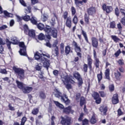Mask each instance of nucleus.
Returning a JSON list of instances; mask_svg holds the SVG:
<instances>
[{
    "label": "nucleus",
    "mask_w": 125,
    "mask_h": 125,
    "mask_svg": "<svg viewBox=\"0 0 125 125\" xmlns=\"http://www.w3.org/2000/svg\"><path fill=\"white\" fill-rule=\"evenodd\" d=\"M38 113H39V109L38 108L34 109L32 112V113L33 115H37V114H38Z\"/></svg>",
    "instance_id": "50"
},
{
    "label": "nucleus",
    "mask_w": 125,
    "mask_h": 125,
    "mask_svg": "<svg viewBox=\"0 0 125 125\" xmlns=\"http://www.w3.org/2000/svg\"><path fill=\"white\" fill-rule=\"evenodd\" d=\"M62 81L63 82V83L65 84L66 88L67 89H71L72 88V85L68 83H75V81L69 78L67 76H62Z\"/></svg>",
    "instance_id": "2"
},
{
    "label": "nucleus",
    "mask_w": 125,
    "mask_h": 125,
    "mask_svg": "<svg viewBox=\"0 0 125 125\" xmlns=\"http://www.w3.org/2000/svg\"><path fill=\"white\" fill-rule=\"evenodd\" d=\"M84 21L87 24L89 23V16L87 15V14H85Z\"/></svg>",
    "instance_id": "43"
},
{
    "label": "nucleus",
    "mask_w": 125,
    "mask_h": 125,
    "mask_svg": "<svg viewBox=\"0 0 125 125\" xmlns=\"http://www.w3.org/2000/svg\"><path fill=\"white\" fill-rule=\"evenodd\" d=\"M100 111L101 112L102 115H106L107 111V108L105 106H102L100 107Z\"/></svg>",
    "instance_id": "15"
},
{
    "label": "nucleus",
    "mask_w": 125,
    "mask_h": 125,
    "mask_svg": "<svg viewBox=\"0 0 125 125\" xmlns=\"http://www.w3.org/2000/svg\"><path fill=\"white\" fill-rule=\"evenodd\" d=\"M74 1L75 4H76L77 7H80V4H81V5H83V1L80 0H74Z\"/></svg>",
    "instance_id": "29"
},
{
    "label": "nucleus",
    "mask_w": 125,
    "mask_h": 125,
    "mask_svg": "<svg viewBox=\"0 0 125 125\" xmlns=\"http://www.w3.org/2000/svg\"><path fill=\"white\" fill-rule=\"evenodd\" d=\"M66 26L70 28L72 27V19H71V18L68 17L66 19Z\"/></svg>",
    "instance_id": "16"
},
{
    "label": "nucleus",
    "mask_w": 125,
    "mask_h": 125,
    "mask_svg": "<svg viewBox=\"0 0 125 125\" xmlns=\"http://www.w3.org/2000/svg\"><path fill=\"white\" fill-rule=\"evenodd\" d=\"M63 17L64 20H66V19H67V18H68V12H65L63 13Z\"/></svg>",
    "instance_id": "58"
},
{
    "label": "nucleus",
    "mask_w": 125,
    "mask_h": 125,
    "mask_svg": "<svg viewBox=\"0 0 125 125\" xmlns=\"http://www.w3.org/2000/svg\"><path fill=\"white\" fill-rule=\"evenodd\" d=\"M78 17L76 15H75L72 19V22L75 24V25H77L78 24Z\"/></svg>",
    "instance_id": "36"
},
{
    "label": "nucleus",
    "mask_w": 125,
    "mask_h": 125,
    "mask_svg": "<svg viewBox=\"0 0 125 125\" xmlns=\"http://www.w3.org/2000/svg\"><path fill=\"white\" fill-rule=\"evenodd\" d=\"M5 44V41H3L1 38H0V53H1L3 51L4 49L2 47V45Z\"/></svg>",
    "instance_id": "17"
},
{
    "label": "nucleus",
    "mask_w": 125,
    "mask_h": 125,
    "mask_svg": "<svg viewBox=\"0 0 125 125\" xmlns=\"http://www.w3.org/2000/svg\"><path fill=\"white\" fill-rule=\"evenodd\" d=\"M88 125V120L87 119H84L83 121V125Z\"/></svg>",
    "instance_id": "62"
},
{
    "label": "nucleus",
    "mask_w": 125,
    "mask_h": 125,
    "mask_svg": "<svg viewBox=\"0 0 125 125\" xmlns=\"http://www.w3.org/2000/svg\"><path fill=\"white\" fill-rule=\"evenodd\" d=\"M0 73L1 74H7V71H6L5 69H0Z\"/></svg>",
    "instance_id": "57"
},
{
    "label": "nucleus",
    "mask_w": 125,
    "mask_h": 125,
    "mask_svg": "<svg viewBox=\"0 0 125 125\" xmlns=\"http://www.w3.org/2000/svg\"><path fill=\"white\" fill-rule=\"evenodd\" d=\"M73 76L75 79H77L78 81V86L79 87H81L82 86V84L83 83V79L82 78H81V75H80V73L79 72H76L73 73Z\"/></svg>",
    "instance_id": "6"
},
{
    "label": "nucleus",
    "mask_w": 125,
    "mask_h": 125,
    "mask_svg": "<svg viewBox=\"0 0 125 125\" xmlns=\"http://www.w3.org/2000/svg\"><path fill=\"white\" fill-rule=\"evenodd\" d=\"M56 19H57V17H56V15H55V14H54L52 16V18L51 20V23H55V22L56 21Z\"/></svg>",
    "instance_id": "34"
},
{
    "label": "nucleus",
    "mask_w": 125,
    "mask_h": 125,
    "mask_svg": "<svg viewBox=\"0 0 125 125\" xmlns=\"http://www.w3.org/2000/svg\"><path fill=\"white\" fill-rule=\"evenodd\" d=\"M6 42L8 49H9V50H11V47L10 46V45H11V43H12V42H10L9 40L6 39Z\"/></svg>",
    "instance_id": "26"
},
{
    "label": "nucleus",
    "mask_w": 125,
    "mask_h": 125,
    "mask_svg": "<svg viewBox=\"0 0 125 125\" xmlns=\"http://www.w3.org/2000/svg\"><path fill=\"white\" fill-rule=\"evenodd\" d=\"M40 97L41 99H45L46 96L44 93L41 92L40 93Z\"/></svg>",
    "instance_id": "40"
},
{
    "label": "nucleus",
    "mask_w": 125,
    "mask_h": 125,
    "mask_svg": "<svg viewBox=\"0 0 125 125\" xmlns=\"http://www.w3.org/2000/svg\"><path fill=\"white\" fill-rule=\"evenodd\" d=\"M82 35L83 36L86 42H87V43H89V42H88V39L87 38V35H86V32H85L83 30H82Z\"/></svg>",
    "instance_id": "28"
},
{
    "label": "nucleus",
    "mask_w": 125,
    "mask_h": 125,
    "mask_svg": "<svg viewBox=\"0 0 125 125\" xmlns=\"http://www.w3.org/2000/svg\"><path fill=\"white\" fill-rule=\"evenodd\" d=\"M54 103H55V105L57 107L60 108V109H64V105L63 104H60V103L58 101H53Z\"/></svg>",
    "instance_id": "21"
},
{
    "label": "nucleus",
    "mask_w": 125,
    "mask_h": 125,
    "mask_svg": "<svg viewBox=\"0 0 125 125\" xmlns=\"http://www.w3.org/2000/svg\"><path fill=\"white\" fill-rule=\"evenodd\" d=\"M32 8L31 6H28L27 8L24 9V13L25 14H29V13H31V10Z\"/></svg>",
    "instance_id": "27"
},
{
    "label": "nucleus",
    "mask_w": 125,
    "mask_h": 125,
    "mask_svg": "<svg viewBox=\"0 0 125 125\" xmlns=\"http://www.w3.org/2000/svg\"><path fill=\"white\" fill-rule=\"evenodd\" d=\"M41 62L43 63V66L45 68H46L47 70H48V67H49V61L46 59L44 57L41 56Z\"/></svg>",
    "instance_id": "8"
},
{
    "label": "nucleus",
    "mask_w": 125,
    "mask_h": 125,
    "mask_svg": "<svg viewBox=\"0 0 125 125\" xmlns=\"http://www.w3.org/2000/svg\"><path fill=\"white\" fill-rule=\"evenodd\" d=\"M16 17H17V19L19 22L20 21H21V20H23V17H20L18 15H16Z\"/></svg>",
    "instance_id": "59"
},
{
    "label": "nucleus",
    "mask_w": 125,
    "mask_h": 125,
    "mask_svg": "<svg viewBox=\"0 0 125 125\" xmlns=\"http://www.w3.org/2000/svg\"><path fill=\"white\" fill-rule=\"evenodd\" d=\"M93 97H94V99H98V98H100L99 97V94H98L97 93L95 92L92 95Z\"/></svg>",
    "instance_id": "47"
},
{
    "label": "nucleus",
    "mask_w": 125,
    "mask_h": 125,
    "mask_svg": "<svg viewBox=\"0 0 125 125\" xmlns=\"http://www.w3.org/2000/svg\"><path fill=\"white\" fill-rule=\"evenodd\" d=\"M55 120V117L54 116H52L51 118V125H54V120Z\"/></svg>",
    "instance_id": "63"
},
{
    "label": "nucleus",
    "mask_w": 125,
    "mask_h": 125,
    "mask_svg": "<svg viewBox=\"0 0 125 125\" xmlns=\"http://www.w3.org/2000/svg\"><path fill=\"white\" fill-rule=\"evenodd\" d=\"M91 41H92V45L93 46V47H95L96 48H97V47H98V40L93 37L92 38Z\"/></svg>",
    "instance_id": "12"
},
{
    "label": "nucleus",
    "mask_w": 125,
    "mask_h": 125,
    "mask_svg": "<svg viewBox=\"0 0 125 125\" xmlns=\"http://www.w3.org/2000/svg\"><path fill=\"white\" fill-rule=\"evenodd\" d=\"M87 64L88 65L89 69H91L92 68V59H91V57L90 56L88 55L87 56Z\"/></svg>",
    "instance_id": "18"
},
{
    "label": "nucleus",
    "mask_w": 125,
    "mask_h": 125,
    "mask_svg": "<svg viewBox=\"0 0 125 125\" xmlns=\"http://www.w3.org/2000/svg\"><path fill=\"white\" fill-rule=\"evenodd\" d=\"M64 43H61L60 44V49L61 51V53H63L64 52Z\"/></svg>",
    "instance_id": "48"
},
{
    "label": "nucleus",
    "mask_w": 125,
    "mask_h": 125,
    "mask_svg": "<svg viewBox=\"0 0 125 125\" xmlns=\"http://www.w3.org/2000/svg\"><path fill=\"white\" fill-rule=\"evenodd\" d=\"M63 113H65V114H69V113H71V114H73V113H74V110H72L71 106H69L63 109Z\"/></svg>",
    "instance_id": "14"
},
{
    "label": "nucleus",
    "mask_w": 125,
    "mask_h": 125,
    "mask_svg": "<svg viewBox=\"0 0 125 125\" xmlns=\"http://www.w3.org/2000/svg\"><path fill=\"white\" fill-rule=\"evenodd\" d=\"M37 27L38 28V29H39V30H43L44 31V28H45L46 27L44 28V25H43V24L42 23H40L37 25Z\"/></svg>",
    "instance_id": "33"
},
{
    "label": "nucleus",
    "mask_w": 125,
    "mask_h": 125,
    "mask_svg": "<svg viewBox=\"0 0 125 125\" xmlns=\"http://www.w3.org/2000/svg\"><path fill=\"white\" fill-rule=\"evenodd\" d=\"M96 118H95V116L93 115L90 119V123L91 124H92L93 125H94L95 123H96Z\"/></svg>",
    "instance_id": "37"
},
{
    "label": "nucleus",
    "mask_w": 125,
    "mask_h": 125,
    "mask_svg": "<svg viewBox=\"0 0 125 125\" xmlns=\"http://www.w3.org/2000/svg\"><path fill=\"white\" fill-rule=\"evenodd\" d=\"M118 63L119 65H124V64H125V63L124 62V60H119L118 61Z\"/></svg>",
    "instance_id": "61"
},
{
    "label": "nucleus",
    "mask_w": 125,
    "mask_h": 125,
    "mask_svg": "<svg viewBox=\"0 0 125 125\" xmlns=\"http://www.w3.org/2000/svg\"><path fill=\"white\" fill-rule=\"evenodd\" d=\"M95 65L96 68H99V65H100V61L98 59H95Z\"/></svg>",
    "instance_id": "38"
},
{
    "label": "nucleus",
    "mask_w": 125,
    "mask_h": 125,
    "mask_svg": "<svg viewBox=\"0 0 125 125\" xmlns=\"http://www.w3.org/2000/svg\"><path fill=\"white\" fill-rule=\"evenodd\" d=\"M45 37L44 36V35L42 33H41L39 36H38V39L40 40V41H42L44 40Z\"/></svg>",
    "instance_id": "42"
},
{
    "label": "nucleus",
    "mask_w": 125,
    "mask_h": 125,
    "mask_svg": "<svg viewBox=\"0 0 125 125\" xmlns=\"http://www.w3.org/2000/svg\"><path fill=\"white\" fill-rule=\"evenodd\" d=\"M27 122V118L23 117L21 119V125H25V123Z\"/></svg>",
    "instance_id": "41"
},
{
    "label": "nucleus",
    "mask_w": 125,
    "mask_h": 125,
    "mask_svg": "<svg viewBox=\"0 0 125 125\" xmlns=\"http://www.w3.org/2000/svg\"><path fill=\"white\" fill-rule=\"evenodd\" d=\"M111 38L115 42H118L120 41V39L118 38L116 36H111Z\"/></svg>",
    "instance_id": "44"
},
{
    "label": "nucleus",
    "mask_w": 125,
    "mask_h": 125,
    "mask_svg": "<svg viewBox=\"0 0 125 125\" xmlns=\"http://www.w3.org/2000/svg\"><path fill=\"white\" fill-rule=\"evenodd\" d=\"M71 10L72 12V16H74V15L76 14V9H75V7L72 6L71 8Z\"/></svg>",
    "instance_id": "49"
},
{
    "label": "nucleus",
    "mask_w": 125,
    "mask_h": 125,
    "mask_svg": "<svg viewBox=\"0 0 125 125\" xmlns=\"http://www.w3.org/2000/svg\"><path fill=\"white\" fill-rule=\"evenodd\" d=\"M85 103V99L83 97H81L80 100V106H83Z\"/></svg>",
    "instance_id": "45"
},
{
    "label": "nucleus",
    "mask_w": 125,
    "mask_h": 125,
    "mask_svg": "<svg viewBox=\"0 0 125 125\" xmlns=\"http://www.w3.org/2000/svg\"><path fill=\"white\" fill-rule=\"evenodd\" d=\"M115 76L116 79H119V78L121 77V73H120L119 71H117L115 73Z\"/></svg>",
    "instance_id": "53"
},
{
    "label": "nucleus",
    "mask_w": 125,
    "mask_h": 125,
    "mask_svg": "<svg viewBox=\"0 0 125 125\" xmlns=\"http://www.w3.org/2000/svg\"><path fill=\"white\" fill-rule=\"evenodd\" d=\"M74 46H75V50L76 52L77 53L78 56H79V57H82V54H81V47L78 45V44L77 42H74Z\"/></svg>",
    "instance_id": "10"
},
{
    "label": "nucleus",
    "mask_w": 125,
    "mask_h": 125,
    "mask_svg": "<svg viewBox=\"0 0 125 125\" xmlns=\"http://www.w3.org/2000/svg\"><path fill=\"white\" fill-rule=\"evenodd\" d=\"M41 56H42V54H40L39 52H36L34 55V57L36 60H40L42 61V57H41Z\"/></svg>",
    "instance_id": "20"
},
{
    "label": "nucleus",
    "mask_w": 125,
    "mask_h": 125,
    "mask_svg": "<svg viewBox=\"0 0 125 125\" xmlns=\"http://www.w3.org/2000/svg\"><path fill=\"white\" fill-rule=\"evenodd\" d=\"M113 104H118L119 103V99L118 98V94H115L113 95L112 99Z\"/></svg>",
    "instance_id": "13"
},
{
    "label": "nucleus",
    "mask_w": 125,
    "mask_h": 125,
    "mask_svg": "<svg viewBox=\"0 0 125 125\" xmlns=\"http://www.w3.org/2000/svg\"><path fill=\"white\" fill-rule=\"evenodd\" d=\"M97 78L99 82H100L102 80V72H101L100 74H98Z\"/></svg>",
    "instance_id": "54"
},
{
    "label": "nucleus",
    "mask_w": 125,
    "mask_h": 125,
    "mask_svg": "<svg viewBox=\"0 0 125 125\" xmlns=\"http://www.w3.org/2000/svg\"><path fill=\"white\" fill-rule=\"evenodd\" d=\"M103 9L104 11H106V13H110L113 11V7L111 6H107L106 4L103 5Z\"/></svg>",
    "instance_id": "9"
},
{
    "label": "nucleus",
    "mask_w": 125,
    "mask_h": 125,
    "mask_svg": "<svg viewBox=\"0 0 125 125\" xmlns=\"http://www.w3.org/2000/svg\"><path fill=\"white\" fill-rule=\"evenodd\" d=\"M13 70L16 74L18 75V77L20 80H24L25 79V70L24 69L14 66Z\"/></svg>",
    "instance_id": "3"
},
{
    "label": "nucleus",
    "mask_w": 125,
    "mask_h": 125,
    "mask_svg": "<svg viewBox=\"0 0 125 125\" xmlns=\"http://www.w3.org/2000/svg\"><path fill=\"white\" fill-rule=\"evenodd\" d=\"M11 41L13 44H17V43H18V40L16 37H12L11 39Z\"/></svg>",
    "instance_id": "23"
},
{
    "label": "nucleus",
    "mask_w": 125,
    "mask_h": 125,
    "mask_svg": "<svg viewBox=\"0 0 125 125\" xmlns=\"http://www.w3.org/2000/svg\"><path fill=\"white\" fill-rule=\"evenodd\" d=\"M121 22L122 23V24H123V25H124V26H125V17L123 18L121 21Z\"/></svg>",
    "instance_id": "64"
},
{
    "label": "nucleus",
    "mask_w": 125,
    "mask_h": 125,
    "mask_svg": "<svg viewBox=\"0 0 125 125\" xmlns=\"http://www.w3.org/2000/svg\"><path fill=\"white\" fill-rule=\"evenodd\" d=\"M48 19V15L46 14H44L42 17V20L43 22H45Z\"/></svg>",
    "instance_id": "32"
},
{
    "label": "nucleus",
    "mask_w": 125,
    "mask_h": 125,
    "mask_svg": "<svg viewBox=\"0 0 125 125\" xmlns=\"http://www.w3.org/2000/svg\"><path fill=\"white\" fill-rule=\"evenodd\" d=\"M44 31L49 35H52L53 38H57V30L54 28H50V26L47 25L44 28Z\"/></svg>",
    "instance_id": "4"
},
{
    "label": "nucleus",
    "mask_w": 125,
    "mask_h": 125,
    "mask_svg": "<svg viewBox=\"0 0 125 125\" xmlns=\"http://www.w3.org/2000/svg\"><path fill=\"white\" fill-rule=\"evenodd\" d=\"M16 83L17 84V86L19 87V88H20V89H23V88L24 87L23 83L18 81V80H17Z\"/></svg>",
    "instance_id": "24"
},
{
    "label": "nucleus",
    "mask_w": 125,
    "mask_h": 125,
    "mask_svg": "<svg viewBox=\"0 0 125 125\" xmlns=\"http://www.w3.org/2000/svg\"><path fill=\"white\" fill-rule=\"evenodd\" d=\"M3 13L5 16H7V17H12V16H13L12 14L9 13L6 11H4L3 12Z\"/></svg>",
    "instance_id": "46"
},
{
    "label": "nucleus",
    "mask_w": 125,
    "mask_h": 125,
    "mask_svg": "<svg viewBox=\"0 0 125 125\" xmlns=\"http://www.w3.org/2000/svg\"><path fill=\"white\" fill-rule=\"evenodd\" d=\"M22 19L24 21L28 22V21H30L31 18L30 17V16L25 15V16H22Z\"/></svg>",
    "instance_id": "30"
},
{
    "label": "nucleus",
    "mask_w": 125,
    "mask_h": 125,
    "mask_svg": "<svg viewBox=\"0 0 125 125\" xmlns=\"http://www.w3.org/2000/svg\"><path fill=\"white\" fill-rule=\"evenodd\" d=\"M71 51V47L70 46L67 45L65 47V52L66 54H69L70 53V51Z\"/></svg>",
    "instance_id": "39"
},
{
    "label": "nucleus",
    "mask_w": 125,
    "mask_h": 125,
    "mask_svg": "<svg viewBox=\"0 0 125 125\" xmlns=\"http://www.w3.org/2000/svg\"><path fill=\"white\" fill-rule=\"evenodd\" d=\"M96 10L95 7H91L87 10V13L89 15H92V14H94Z\"/></svg>",
    "instance_id": "19"
},
{
    "label": "nucleus",
    "mask_w": 125,
    "mask_h": 125,
    "mask_svg": "<svg viewBox=\"0 0 125 125\" xmlns=\"http://www.w3.org/2000/svg\"><path fill=\"white\" fill-rule=\"evenodd\" d=\"M20 2L23 6H27V5H26V3H25V1H24V0H20Z\"/></svg>",
    "instance_id": "60"
},
{
    "label": "nucleus",
    "mask_w": 125,
    "mask_h": 125,
    "mask_svg": "<svg viewBox=\"0 0 125 125\" xmlns=\"http://www.w3.org/2000/svg\"><path fill=\"white\" fill-rule=\"evenodd\" d=\"M52 53L54 56H57L59 54L58 47H56L55 48L54 50L52 51Z\"/></svg>",
    "instance_id": "31"
},
{
    "label": "nucleus",
    "mask_w": 125,
    "mask_h": 125,
    "mask_svg": "<svg viewBox=\"0 0 125 125\" xmlns=\"http://www.w3.org/2000/svg\"><path fill=\"white\" fill-rule=\"evenodd\" d=\"M122 53V51H121V49H119L117 52L114 54V55L116 57H118V56L120 55V54Z\"/></svg>",
    "instance_id": "52"
},
{
    "label": "nucleus",
    "mask_w": 125,
    "mask_h": 125,
    "mask_svg": "<svg viewBox=\"0 0 125 125\" xmlns=\"http://www.w3.org/2000/svg\"><path fill=\"white\" fill-rule=\"evenodd\" d=\"M53 74L54 75V76H56V77H57L58 75L59 74V71L57 70H55L53 71Z\"/></svg>",
    "instance_id": "55"
},
{
    "label": "nucleus",
    "mask_w": 125,
    "mask_h": 125,
    "mask_svg": "<svg viewBox=\"0 0 125 125\" xmlns=\"http://www.w3.org/2000/svg\"><path fill=\"white\" fill-rule=\"evenodd\" d=\"M19 45L20 47H22V48H23V49H21L19 51L21 55H23V56L27 55V53H26V46H25L24 42H20Z\"/></svg>",
    "instance_id": "7"
},
{
    "label": "nucleus",
    "mask_w": 125,
    "mask_h": 125,
    "mask_svg": "<svg viewBox=\"0 0 125 125\" xmlns=\"http://www.w3.org/2000/svg\"><path fill=\"white\" fill-rule=\"evenodd\" d=\"M54 94L56 97L57 98H60L61 100L63 103H65L66 105H69L70 104V100L68 99V97H67V95L64 94L63 96L62 95V93L60 92V91L58 90V89H55Z\"/></svg>",
    "instance_id": "1"
},
{
    "label": "nucleus",
    "mask_w": 125,
    "mask_h": 125,
    "mask_svg": "<svg viewBox=\"0 0 125 125\" xmlns=\"http://www.w3.org/2000/svg\"><path fill=\"white\" fill-rule=\"evenodd\" d=\"M27 33H28V36H29V37H34L35 36V31H34L33 30H29L27 29Z\"/></svg>",
    "instance_id": "22"
},
{
    "label": "nucleus",
    "mask_w": 125,
    "mask_h": 125,
    "mask_svg": "<svg viewBox=\"0 0 125 125\" xmlns=\"http://www.w3.org/2000/svg\"><path fill=\"white\" fill-rule=\"evenodd\" d=\"M105 76L106 77V79H107V80H109L110 79V69H107L105 70Z\"/></svg>",
    "instance_id": "25"
},
{
    "label": "nucleus",
    "mask_w": 125,
    "mask_h": 125,
    "mask_svg": "<svg viewBox=\"0 0 125 125\" xmlns=\"http://www.w3.org/2000/svg\"><path fill=\"white\" fill-rule=\"evenodd\" d=\"M61 124H62V125H70L72 124V119L71 118L68 117L66 118L62 117Z\"/></svg>",
    "instance_id": "5"
},
{
    "label": "nucleus",
    "mask_w": 125,
    "mask_h": 125,
    "mask_svg": "<svg viewBox=\"0 0 125 125\" xmlns=\"http://www.w3.org/2000/svg\"><path fill=\"white\" fill-rule=\"evenodd\" d=\"M116 27V23H115L114 21L111 22L110 23V27L112 29H114V28H115Z\"/></svg>",
    "instance_id": "51"
},
{
    "label": "nucleus",
    "mask_w": 125,
    "mask_h": 125,
    "mask_svg": "<svg viewBox=\"0 0 125 125\" xmlns=\"http://www.w3.org/2000/svg\"><path fill=\"white\" fill-rule=\"evenodd\" d=\"M22 90L24 93H30L33 90V88L29 86H24Z\"/></svg>",
    "instance_id": "11"
},
{
    "label": "nucleus",
    "mask_w": 125,
    "mask_h": 125,
    "mask_svg": "<svg viewBox=\"0 0 125 125\" xmlns=\"http://www.w3.org/2000/svg\"><path fill=\"white\" fill-rule=\"evenodd\" d=\"M30 20L32 24H34V25L37 24V18L36 17L32 16Z\"/></svg>",
    "instance_id": "35"
},
{
    "label": "nucleus",
    "mask_w": 125,
    "mask_h": 125,
    "mask_svg": "<svg viewBox=\"0 0 125 125\" xmlns=\"http://www.w3.org/2000/svg\"><path fill=\"white\" fill-rule=\"evenodd\" d=\"M9 109L11 111H15V108H14V107L12 106V105L9 104L8 105Z\"/></svg>",
    "instance_id": "56"
}]
</instances>
